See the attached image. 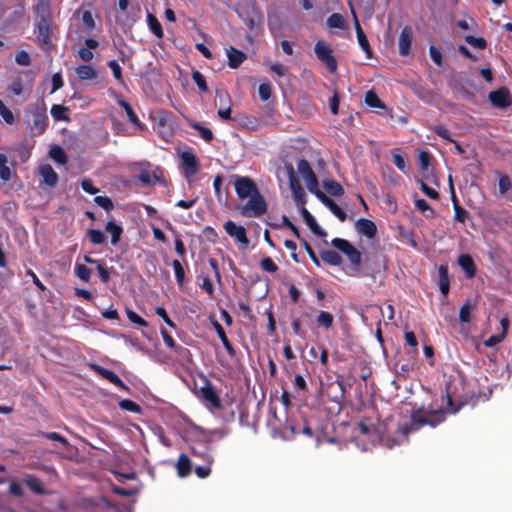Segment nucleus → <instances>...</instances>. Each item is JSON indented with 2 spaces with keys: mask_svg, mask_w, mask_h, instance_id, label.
<instances>
[{
  "mask_svg": "<svg viewBox=\"0 0 512 512\" xmlns=\"http://www.w3.org/2000/svg\"><path fill=\"white\" fill-rule=\"evenodd\" d=\"M444 421L443 410H427L426 408H419L411 415L410 424H404L399 428L400 437L393 440H385V445L392 448L394 445L401 444L406 435L411 432L417 431L424 425L435 427Z\"/></svg>",
  "mask_w": 512,
  "mask_h": 512,
  "instance_id": "f257e3e1",
  "label": "nucleus"
},
{
  "mask_svg": "<svg viewBox=\"0 0 512 512\" xmlns=\"http://www.w3.org/2000/svg\"><path fill=\"white\" fill-rule=\"evenodd\" d=\"M266 209V202L259 192L250 196L248 202L238 208L240 214L246 217H258L264 214Z\"/></svg>",
  "mask_w": 512,
  "mask_h": 512,
  "instance_id": "f03ea898",
  "label": "nucleus"
},
{
  "mask_svg": "<svg viewBox=\"0 0 512 512\" xmlns=\"http://www.w3.org/2000/svg\"><path fill=\"white\" fill-rule=\"evenodd\" d=\"M297 170L302 176L308 191L317 195V193L320 192L318 189V180L309 163L306 160H300L297 164Z\"/></svg>",
  "mask_w": 512,
  "mask_h": 512,
  "instance_id": "7ed1b4c3",
  "label": "nucleus"
},
{
  "mask_svg": "<svg viewBox=\"0 0 512 512\" xmlns=\"http://www.w3.org/2000/svg\"><path fill=\"white\" fill-rule=\"evenodd\" d=\"M315 54L319 60H321L329 69L331 73L337 69V61L332 54V50L329 45L323 41H318L314 48Z\"/></svg>",
  "mask_w": 512,
  "mask_h": 512,
  "instance_id": "20e7f679",
  "label": "nucleus"
},
{
  "mask_svg": "<svg viewBox=\"0 0 512 512\" xmlns=\"http://www.w3.org/2000/svg\"><path fill=\"white\" fill-rule=\"evenodd\" d=\"M332 245L342 251L349 259V261L355 265L359 266L361 263V254L360 252L347 240L341 238H335L332 240Z\"/></svg>",
  "mask_w": 512,
  "mask_h": 512,
  "instance_id": "39448f33",
  "label": "nucleus"
},
{
  "mask_svg": "<svg viewBox=\"0 0 512 512\" xmlns=\"http://www.w3.org/2000/svg\"><path fill=\"white\" fill-rule=\"evenodd\" d=\"M288 176H289V185L290 189L292 191V195L294 198V201L296 202L298 208L302 205L304 206L306 203V194L304 189L302 188L299 180L296 178L294 169L290 165L288 168Z\"/></svg>",
  "mask_w": 512,
  "mask_h": 512,
  "instance_id": "423d86ee",
  "label": "nucleus"
},
{
  "mask_svg": "<svg viewBox=\"0 0 512 512\" xmlns=\"http://www.w3.org/2000/svg\"><path fill=\"white\" fill-rule=\"evenodd\" d=\"M225 232L232 238H234L243 248H246L249 245V239L246 235V229L237 225L233 221H227L224 224Z\"/></svg>",
  "mask_w": 512,
  "mask_h": 512,
  "instance_id": "0eeeda50",
  "label": "nucleus"
},
{
  "mask_svg": "<svg viewBox=\"0 0 512 512\" xmlns=\"http://www.w3.org/2000/svg\"><path fill=\"white\" fill-rule=\"evenodd\" d=\"M235 190L239 198L245 199L257 193L255 183L247 177H239L235 180Z\"/></svg>",
  "mask_w": 512,
  "mask_h": 512,
  "instance_id": "6e6552de",
  "label": "nucleus"
},
{
  "mask_svg": "<svg viewBox=\"0 0 512 512\" xmlns=\"http://www.w3.org/2000/svg\"><path fill=\"white\" fill-rule=\"evenodd\" d=\"M181 161L183 165L184 176L191 184V177L194 176L199 170L197 159L192 152L185 151L181 154Z\"/></svg>",
  "mask_w": 512,
  "mask_h": 512,
  "instance_id": "1a4fd4ad",
  "label": "nucleus"
},
{
  "mask_svg": "<svg viewBox=\"0 0 512 512\" xmlns=\"http://www.w3.org/2000/svg\"><path fill=\"white\" fill-rule=\"evenodd\" d=\"M32 113V122L33 129L37 131V133H42L47 126V115L45 104L42 102L38 104L31 110Z\"/></svg>",
  "mask_w": 512,
  "mask_h": 512,
  "instance_id": "9d476101",
  "label": "nucleus"
},
{
  "mask_svg": "<svg viewBox=\"0 0 512 512\" xmlns=\"http://www.w3.org/2000/svg\"><path fill=\"white\" fill-rule=\"evenodd\" d=\"M489 100L494 106L505 108L510 105L511 99L509 91L506 88H500L489 93Z\"/></svg>",
  "mask_w": 512,
  "mask_h": 512,
  "instance_id": "9b49d317",
  "label": "nucleus"
},
{
  "mask_svg": "<svg viewBox=\"0 0 512 512\" xmlns=\"http://www.w3.org/2000/svg\"><path fill=\"white\" fill-rule=\"evenodd\" d=\"M413 32L410 27H404L400 33L398 46L401 55H407L410 51Z\"/></svg>",
  "mask_w": 512,
  "mask_h": 512,
  "instance_id": "f8f14e48",
  "label": "nucleus"
},
{
  "mask_svg": "<svg viewBox=\"0 0 512 512\" xmlns=\"http://www.w3.org/2000/svg\"><path fill=\"white\" fill-rule=\"evenodd\" d=\"M330 211L340 220L346 219V213L329 197H327L322 191L315 195Z\"/></svg>",
  "mask_w": 512,
  "mask_h": 512,
  "instance_id": "ddd939ff",
  "label": "nucleus"
},
{
  "mask_svg": "<svg viewBox=\"0 0 512 512\" xmlns=\"http://www.w3.org/2000/svg\"><path fill=\"white\" fill-rule=\"evenodd\" d=\"M357 430L358 435L367 436L372 443L382 441V436L380 434L379 428L376 429L371 425L361 422L358 424Z\"/></svg>",
  "mask_w": 512,
  "mask_h": 512,
  "instance_id": "4468645a",
  "label": "nucleus"
},
{
  "mask_svg": "<svg viewBox=\"0 0 512 512\" xmlns=\"http://www.w3.org/2000/svg\"><path fill=\"white\" fill-rule=\"evenodd\" d=\"M94 370L100 374L102 377L113 383L114 385L118 386L121 389L127 390V386L124 384V382L119 378L117 374H115L113 371L108 370L106 368H103L98 365L93 366Z\"/></svg>",
  "mask_w": 512,
  "mask_h": 512,
  "instance_id": "2eb2a0df",
  "label": "nucleus"
},
{
  "mask_svg": "<svg viewBox=\"0 0 512 512\" xmlns=\"http://www.w3.org/2000/svg\"><path fill=\"white\" fill-rule=\"evenodd\" d=\"M200 395L201 397L210 404L213 408H220V401L218 398V395L216 394L213 387L209 384L201 387L200 389Z\"/></svg>",
  "mask_w": 512,
  "mask_h": 512,
  "instance_id": "dca6fc26",
  "label": "nucleus"
},
{
  "mask_svg": "<svg viewBox=\"0 0 512 512\" xmlns=\"http://www.w3.org/2000/svg\"><path fill=\"white\" fill-rule=\"evenodd\" d=\"M356 230L368 237V238H373L376 234V225L374 224V222H372L371 220H368V219H364V218H361L359 219L357 222H356Z\"/></svg>",
  "mask_w": 512,
  "mask_h": 512,
  "instance_id": "f3484780",
  "label": "nucleus"
},
{
  "mask_svg": "<svg viewBox=\"0 0 512 512\" xmlns=\"http://www.w3.org/2000/svg\"><path fill=\"white\" fill-rule=\"evenodd\" d=\"M226 55L228 58V64L231 68H237L246 58L242 51L235 49L234 47L227 48Z\"/></svg>",
  "mask_w": 512,
  "mask_h": 512,
  "instance_id": "a211bd4d",
  "label": "nucleus"
},
{
  "mask_svg": "<svg viewBox=\"0 0 512 512\" xmlns=\"http://www.w3.org/2000/svg\"><path fill=\"white\" fill-rule=\"evenodd\" d=\"M39 173L43 181L49 186H55L58 181V175L49 164H44L39 167Z\"/></svg>",
  "mask_w": 512,
  "mask_h": 512,
  "instance_id": "6ab92c4d",
  "label": "nucleus"
},
{
  "mask_svg": "<svg viewBox=\"0 0 512 512\" xmlns=\"http://www.w3.org/2000/svg\"><path fill=\"white\" fill-rule=\"evenodd\" d=\"M477 301L473 299H468L465 301L463 306L459 311V320L462 323H468L471 320V312L476 308Z\"/></svg>",
  "mask_w": 512,
  "mask_h": 512,
  "instance_id": "aec40b11",
  "label": "nucleus"
},
{
  "mask_svg": "<svg viewBox=\"0 0 512 512\" xmlns=\"http://www.w3.org/2000/svg\"><path fill=\"white\" fill-rule=\"evenodd\" d=\"M458 263L461 268L466 272L468 277H472L475 274V265L472 258L467 254H462L458 258Z\"/></svg>",
  "mask_w": 512,
  "mask_h": 512,
  "instance_id": "412c9836",
  "label": "nucleus"
},
{
  "mask_svg": "<svg viewBox=\"0 0 512 512\" xmlns=\"http://www.w3.org/2000/svg\"><path fill=\"white\" fill-rule=\"evenodd\" d=\"M147 24H148L150 31L157 38H159V39L163 38L164 34H163L162 26H161L160 22L158 21V19L151 13L147 14Z\"/></svg>",
  "mask_w": 512,
  "mask_h": 512,
  "instance_id": "4be33fe9",
  "label": "nucleus"
},
{
  "mask_svg": "<svg viewBox=\"0 0 512 512\" xmlns=\"http://www.w3.org/2000/svg\"><path fill=\"white\" fill-rule=\"evenodd\" d=\"M355 29H356V34H357V40H358L360 47L365 51L367 57L370 58L371 50H370L369 42L360 26L358 20H356V28Z\"/></svg>",
  "mask_w": 512,
  "mask_h": 512,
  "instance_id": "5701e85b",
  "label": "nucleus"
},
{
  "mask_svg": "<svg viewBox=\"0 0 512 512\" xmlns=\"http://www.w3.org/2000/svg\"><path fill=\"white\" fill-rule=\"evenodd\" d=\"M9 89L10 91L16 95V96H20L22 94H26V97L25 99H27L31 93V89L29 87H24L21 79L17 78V79H14L10 86H9Z\"/></svg>",
  "mask_w": 512,
  "mask_h": 512,
  "instance_id": "b1692460",
  "label": "nucleus"
},
{
  "mask_svg": "<svg viewBox=\"0 0 512 512\" xmlns=\"http://www.w3.org/2000/svg\"><path fill=\"white\" fill-rule=\"evenodd\" d=\"M76 74L81 80H91L97 77L96 70L89 65H80L77 67Z\"/></svg>",
  "mask_w": 512,
  "mask_h": 512,
  "instance_id": "393cba45",
  "label": "nucleus"
},
{
  "mask_svg": "<svg viewBox=\"0 0 512 512\" xmlns=\"http://www.w3.org/2000/svg\"><path fill=\"white\" fill-rule=\"evenodd\" d=\"M176 468H177V473L180 477L187 476L191 470V462H190L189 458L185 455H181L178 459Z\"/></svg>",
  "mask_w": 512,
  "mask_h": 512,
  "instance_id": "a878e982",
  "label": "nucleus"
},
{
  "mask_svg": "<svg viewBox=\"0 0 512 512\" xmlns=\"http://www.w3.org/2000/svg\"><path fill=\"white\" fill-rule=\"evenodd\" d=\"M105 229L109 234H111V243L113 245L117 244L123 231L122 228L118 224L110 221L106 224Z\"/></svg>",
  "mask_w": 512,
  "mask_h": 512,
  "instance_id": "bb28decb",
  "label": "nucleus"
},
{
  "mask_svg": "<svg viewBox=\"0 0 512 512\" xmlns=\"http://www.w3.org/2000/svg\"><path fill=\"white\" fill-rule=\"evenodd\" d=\"M168 121H169V115L167 113H164L161 115V117L159 118V121L157 123V131L164 139H168L172 135L171 130L166 127V124L168 123Z\"/></svg>",
  "mask_w": 512,
  "mask_h": 512,
  "instance_id": "cd10ccee",
  "label": "nucleus"
},
{
  "mask_svg": "<svg viewBox=\"0 0 512 512\" xmlns=\"http://www.w3.org/2000/svg\"><path fill=\"white\" fill-rule=\"evenodd\" d=\"M327 25L329 28H339V29H346V21L344 17L339 13H334L330 15L327 19Z\"/></svg>",
  "mask_w": 512,
  "mask_h": 512,
  "instance_id": "c85d7f7f",
  "label": "nucleus"
},
{
  "mask_svg": "<svg viewBox=\"0 0 512 512\" xmlns=\"http://www.w3.org/2000/svg\"><path fill=\"white\" fill-rule=\"evenodd\" d=\"M118 104L125 110L127 116H128V119L131 123H133L134 125H136L137 127L139 128H142V125L137 117V115L135 114V112L133 111V109L131 108V106L123 99H119L118 100Z\"/></svg>",
  "mask_w": 512,
  "mask_h": 512,
  "instance_id": "c756f323",
  "label": "nucleus"
},
{
  "mask_svg": "<svg viewBox=\"0 0 512 512\" xmlns=\"http://www.w3.org/2000/svg\"><path fill=\"white\" fill-rule=\"evenodd\" d=\"M321 258L323 259L324 262L332 266H338L342 262L341 256L333 250H327L322 252Z\"/></svg>",
  "mask_w": 512,
  "mask_h": 512,
  "instance_id": "7c9ffc66",
  "label": "nucleus"
},
{
  "mask_svg": "<svg viewBox=\"0 0 512 512\" xmlns=\"http://www.w3.org/2000/svg\"><path fill=\"white\" fill-rule=\"evenodd\" d=\"M7 163L6 155L0 153V178L5 182L9 181L12 176V170Z\"/></svg>",
  "mask_w": 512,
  "mask_h": 512,
  "instance_id": "2f4dec72",
  "label": "nucleus"
},
{
  "mask_svg": "<svg viewBox=\"0 0 512 512\" xmlns=\"http://www.w3.org/2000/svg\"><path fill=\"white\" fill-rule=\"evenodd\" d=\"M49 155L55 162L59 164H65L67 161L64 150L58 145H54L50 148Z\"/></svg>",
  "mask_w": 512,
  "mask_h": 512,
  "instance_id": "473e14b6",
  "label": "nucleus"
},
{
  "mask_svg": "<svg viewBox=\"0 0 512 512\" xmlns=\"http://www.w3.org/2000/svg\"><path fill=\"white\" fill-rule=\"evenodd\" d=\"M365 103L372 108L385 109V104L380 100V98L373 92L368 91L365 94Z\"/></svg>",
  "mask_w": 512,
  "mask_h": 512,
  "instance_id": "72a5a7b5",
  "label": "nucleus"
},
{
  "mask_svg": "<svg viewBox=\"0 0 512 512\" xmlns=\"http://www.w3.org/2000/svg\"><path fill=\"white\" fill-rule=\"evenodd\" d=\"M439 287L443 295H447L449 291V279L447 269L444 266L439 268Z\"/></svg>",
  "mask_w": 512,
  "mask_h": 512,
  "instance_id": "f704fd0d",
  "label": "nucleus"
},
{
  "mask_svg": "<svg viewBox=\"0 0 512 512\" xmlns=\"http://www.w3.org/2000/svg\"><path fill=\"white\" fill-rule=\"evenodd\" d=\"M24 483L35 493L41 494L43 493V487L41 481L31 475L25 476L23 479Z\"/></svg>",
  "mask_w": 512,
  "mask_h": 512,
  "instance_id": "c9c22d12",
  "label": "nucleus"
},
{
  "mask_svg": "<svg viewBox=\"0 0 512 512\" xmlns=\"http://www.w3.org/2000/svg\"><path fill=\"white\" fill-rule=\"evenodd\" d=\"M323 185L328 193L333 196H341L344 192L342 186L334 180L324 181Z\"/></svg>",
  "mask_w": 512,
  "mask_h": 512,
  "instance_id": "e433bc0d",
  "label": "nucleus"
},
{
  "mask_svg": "<svg viewBox=\"0 0 512 512\" xmlns=\"http://www.w3.org/2000/svg\"><path fill=\"white\" fill-rule=\"evenodd\" d=\"M317 323H318V325H320L326 329L331 328V326L333 324L332 314L329 312H326V311H321L317 317Z\"/></svg>",
  "mask_w": 512,
  "mask_h": 512,
  "instance_id": "4c0bfd02",
  "label": "nucleus"
},
{
  "mask_svg": "<svg viewBox=\"0 0 512 512\" xmlns=\"http://www.w3.org/2000/svg\"><path fill=\"white\" fill-rule=\"evenodd\" d=\"M216 330H217V333H218V336L220 337L222 343H223V346L225 347L226 351L230 354V355H233L234 354V349L232 347V345L230 344L226 334H225V331L223 329V327L220 325V324H216Z\"/></svg>",
  "mask_w": 512,
  "mask_h": 512,
  "instance_id": "58836bf2",
  "label": "nucleus"
},
{
  "mask_svg": "<svg viewBox=\"0 0 512 512\" xmlns=\"http://www.w3.org/2000/svg\"><path fill=\"white\" fill-rule=\"evenodd\" d=\"M66 112H67V108L62 105L54 104L51 107V115L56 121L66 120L67 119Z\"/></svg>",
  "mask_w": 512,
  "mask_h": 512,
  "instance_id": "ea45409f",
  "label": "nucleus"
},
{
  "mask_svg": "<svg viewBox=\"0 0 512 512\" xmlns=\"http://www.w3.org/2000/svg\"><path fill=\"white\" fill-rule=\"evenodd\" d=\"M419 163L420 167L423 172H425L426 176L428 177L430 173V155L428 152L422 151L419 154Z\"/></svg>",
  "mask_w": 512,
  "mask_h": 512,
  "instance_id": "a19ab883",
  "label": "nucleus"
},
{
  "mask_svg": "<svg viewBox=\"0 0 512 512\" xmlns=\"http://www.w3.org/2000/svg\"><path fill=\"white\" fill-rule=\"evenodd\" d=\"M0 116L9 125H12L15 122L12 111L5 106L2 100H0Z\"/></svg>",
  "mask_w": 512,
  "mask_h": 512,
  "instance_id": "79ce46f5",
  "label": "nucleus"
},
{
  "mask_svg": "<svg viewBox=\"0 0 512 512\" xmlns=\"http://www.w3.org/2000/svg\"><path fill=\"white\" fill-rule=\"evenodd\" d=\"M191 127L197 130L205 141H211L213 139V133L209 128L201 126L199 123H192Z\"/></svg>",
  "mask_w": 512,
  "mask_h": 512,
  "instance_id": "37998d69",
  "label": "nucleus"
},
{
  "mask_svg": "<svg viewBox=\"0 0 512 512\" xmlns=\"http://www.w3.org/2000/svg\"><path fill=\"white\" fill-rule=\"evenodd\" d=\"M172 266L175 272L176 280L179 285L184 283L185 272L179 260H174Z\"/></svg>",
  "mask_w": 512,
  "mask_h": 512,
  "instance_id": "c03bdc74",
  "label": "nucleus"
},
{
  "mask_svg": "<svg viewBox=\"0 0 512 512\" xmlns=\"http://www.w3.org/2000/svg\"><path fill=\"white\" fill-rule=\"evenodd\" d=\"M498 184H499V192L502 195L505 194L512 187L510 178L504 174L499 175V183Z\"/></svg>",
  "mask_w": 512,
  "mask_h": 512,
  "instance_id": "a18cd8bd",
  "label": "nucleus"
},
{
  "mask_svg": "<svg viewBox=\"0 0 512 512\" xmlns=\"http://www.w3.org/2000/svg\"><path fill=\"white\" fill-rule=\"evenodd\" d=\"M76 275L83 281H88L91 276V270L82 264H77L75 267Z\"/></svg>",
  "mask_w": 512,
  "mask_h": 512,
  "instance_id": "49530a36",
  "label": "nucleus"
},
{
  "mask_svg": "<svg viewBox=\"0 0 512 512\" xmlns=\"http://www.w3.org/2000/svg\"><path fill=\"white\" fill-rule=\"evenodd\" d=\"M259 97L262 101H267L271 97L272 89L269 83H261L259 85Z\"/></svg>",
  "mask_w": 512,
  "mask_h": 512,
  "instance_id": "de8ad7c7",
  "label": "nucleus"
},
{
  "mask_svg": "<svg viewBox=\"0 0 512 512\" xmlns=\"http://www.w3.org/2000/svg\"><path fill=\"white\" fill-rule=\"evenodd\" d=\"M119 406L123 410L135 412V413H138L141 410V408L138 404H136L135 402L128 400V399H124V400L120 401Z\"/></svg>",
  "mask_w": 512,
  "mask_h": 512,
  "instance_id": "09e8293b",
  "label": "nucleus"
},
{
  "mask_svg": "<svg viewBox=\"0 0 512 512\" xmlns=\"http://www.w3.org/2000/svg\"><path fill=\"white\" fill-rule=\"evenodd\" d=\"M192 79L194 80L200 91H207L208 88L205 82V78L199 71H194L192 73Z\"/></svg>",
  "mask_w": 512,
  "mask_h": 512,
  "instance_id": "8fccbe9b",
  "label": "nucleus"
},
{
  "mask_svg": "<svg viewBox=\"0 0 512 512\" xmlns=\"http://www.w3.org/2000/svg\"><path fill=\"white\" fill-rule=\"evenodd\" d=\"M126 314H127L128 319L132 323H135L142 327H146L148 325L147 322L143 318H141L136 312H134L130 309H127Z\"/></svg>",
  "mask_w": 512,
  "mask_h": 512,
  "instance_id": "3c124183",
  "label": "nucleus"
},
{
  "mask_svg": "<svg viewBox=\"0 0 512 512\" xmlns=\"http://www.w3.org/2000/svg\"><path fill=\"white\" fill-rule=\"evenodd\" d=\"M465 41L476 48L484 49L486 47V40L481 37L466 36Z\"/></svg>",
  "mask_w": 512,
  "mask_h": 512,
  "instance_id": "603ef678",
  "label": "nucleus"
},
{
  "mask_svg": "<svg viewBox=\"0 0 512 512\" xmlns=\"http://www.w3.org/2000/svg\"><path fill=\"white\" fill-rule=\"evenodd\" d=\"M108 66L112 70L115 79L120 83H123L122 70L118 62L112 60L108 63Z\"/></svg>",
  "mask_w": 512,
  "mask_h": 512,
  "instance_id": "864d4df0",
  "label": "nucleus"
},
{
  "mask_svg": "<svg viewBox=\"0 0 512 512\" xmlns=\"http://www.w3.org/2000/svg\"><path fill=\"white\" fill-rule=\"evenodd\" d=\"M299 210L301 212V215L303 216L306 224L311 227V226H316L317 227V222L315 220V218L313 217V215L306 209L305 205L299 207Z\"/></svg>",
  "mask_w": 512,
  "mask_h": 512,
  "instance_id": "5fc2aeb1",
  "label": "nucleus"
},
{
  "mask_svg": "<svg viewBox=\"0 0 512 512\" xmlns=\"http://www.w3.org/2000/svg\"><path fill=\"white\" fill-rule=\"evenodd\" d=\"M89 239L94 244H101L104 242L105 236L100 230H89L88 232Z\"/></svg>",
  "mask_w": 512,
  "mask_h": 512,
  "instance_id": "6e6d98bb",
  "label": "nucleus"
},
{
  "mask_svg": "<svg viewBox=\"0 0 512 512\" xmlns=\"http://www.w3.org/2000/svg\"><path fill=\"white\" fill-rule=\"evenodd\" d=\"M15 61L17 64L21 66H28L30 64L31 59L29 54L26 51L22 50L16 54Z\"/></svg>",
  "mask_w": 512,
  "mask_h": 512,
  "instance_id": "4d7b16f0",
  "label": "nucleus"
},
{
  "mask_svg": "<svg viewBox=\"0 0 512 512\" xmlns=\"http://www.w3.org/2000/svg\"><path fill=\"white\" fill-rule=\"evenodd\" d=\"M260 266L264 271H267L270 273L275 272L278 268L277 265L274 263V261L269 257L262 259Z\"/></svg>",
  "mask_w": 512,
  "mask_h": 512,
  "instance_id": "13d9d810",
  "label": "nucleus"
},
{
  "mask_svg": "<svg viewBox=\"0 0 512 512\" xmlns=\"http://www.w3.org/2000/svg\"><path fill=\"white\" fill-rule=\"evenodd\" d=\"M420 189L423 191L425 195H427L431 199H437L439 194L436 190L430 188L423 180L419 181Z\"/></svg>",
  "mask_w": 512,
  "mask_h": 512,
  "instance_id": "bf43d9fd",
  "label": "nucleus"
},
{
  "mask_svg": "<svg viewBox=\"0 0 512 512\" xmlns=\"http://www.w3.org/2000/svg\"><path fill=\"white\" fill-rule=\"evenodd\" d=\"M243 126L248 130L256 131L260 127V122L254 117H247L243 120Z\"/></svg>",
  "mask_w": 512,
  "mask_h": 512,
  "instance_id": "052dcab7",
  "label": "nucleus"
},
{
  "mask_svg": "<svg viewBox=\"0 0 512 512\" xmlns=\"http://www.w3.org/2000/svg\"><path fill=\"white\" fill-rule=\"evenodd\" d=\"M82 22H83V25L89 30H92L95 28V21L93 19L91 12H89V11L83 12Z\"/></svg>",
  "mask_w": 512,
  "mask_h": 512,
  "instance_id": "680f3d73",
  "label": "nucleus"
},
{
  "mask_svg": "<svg viewBox=\"0 0 512 512\" xmlns=\"http://www.w3.org/2000/svg\"><path fill=\"white\" fill-rule=\"evenodd\" d=\"M95 202L97 205H99L100 207H102L106 210H109L113 207L112 201L108 197L97 196L95 198Z\"/></svg>",
  "mask_w": 512,
  "mask_h": 512,
  "instance_id": "e2e57ef3",
  "label": "nucleus"
},
{
  "mask_svg": "<svg viewBox=\"0 0 512 512\" xmlns=\"http://www.w3.org/2000/svg\"><path fill=\"white\" fill-rule=\"evenodd\" d=\"M392 156H393V162H394L395 166L400 171L405 173L406 172V163H405L404 158L400 154H397V153H393Z\"/></svg>",
  "mask_w": 512,
  "mask_h": 512,
  "instance_id": "0e129e2a",
  "label": "nucleus"
},
{
  "mask_svg": "<svg viewBox=\"0 0 512 512\" xmlns=\"http://www.w3.org/2000/svg\"><path fill=\"white\" fill-rule=\"evenodd\" d=\"M505 338L504 334L492 335L487 340H485L484 345L486 347H494L498 343H500Z\"/></svg>",
  "mask_w": 512,
  "mask_h": 512,
  "instance_id": "69168bd1",
  "label": "nucleus"
},
{
  "mask_svg": "<svg viewBox=\"0 0 512 512\" xmlns=\"http://www.w3.org/2000/svg\"><path fill=\"white\" fill-rule=\"evenodd\" d=\"M430 57L434 61L435 64L440 66L442 64V55L441 52L435 48L434 46H431L429 49Z\"/></svg>",
  "mask_w": 512,
  "mask_h": 512,
  "instance_id": "338daca9",
  "label": "nucleus"
},
{
  "mask_svg": "<svg viewBox=\"0 0 512 512\" xmlns=\"http://www.w3.org/2000/svg\"><path fill=\"white\" fill-rule=\"evenodd\" d=\"M78 55L85 62L91 61L94 57L92 50L87 47L80 48Z\"/></svg>",
  "mask_w": 512,
  "mask_h": 512,
  "instance_id": "774afa93",
  "label": "nucleus"
}]
</instances>
